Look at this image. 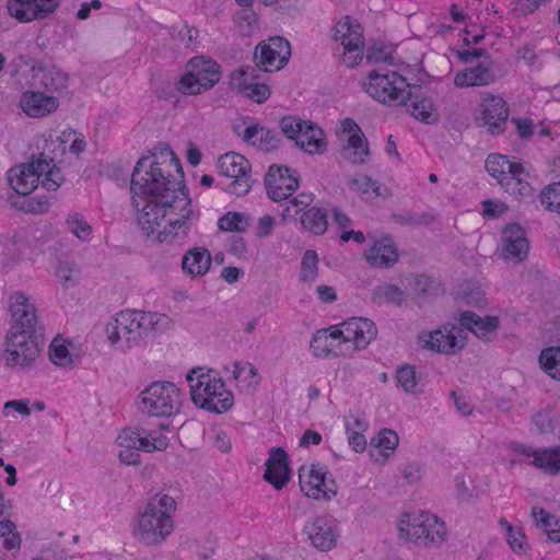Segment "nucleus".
Instances as JSON below:
<instances>
[{"instance_id":"nucleus-39","label":"nucleus","mask_w":560,"mask_h":560,"mask_svg":"<svg viewBox=\"0 0 560 560\" xmlns=\"http://www.w3.org/2000/svg\"><path fill=\"white\" fill-rule=\"evenodd\" d=\"M529 168L530 166L526 163H523V174L522 175H512L509 177L508 182H504L503 188L511 195L515 196L521 200L532 199L534 197V188L532 184L527 180L529 177Z\"/></svg>"},{"instance_id":"nucleus-4","label":"nucleus","mask_w":560,"mask_h":560,"mask_svg":"<svg viewBox=\"0 0 560 560\" xmlns=\"http://www.w3.org/2000/svg\"><path fill=\"white\" fill-rule=\"evenodd\" d=\"M44 327L37 317H19L4 336L2 360L19 372L33 370L42 353Z\"/></svg>"},{"instance_id":"nucleus-59","label":"nucleus","mask_w":560,"mask_h":560,"mask_svg":"<svg viewBox=\"0 0 560 560\" xmlns=\"http://www.w3.org/2000/svg\"><path fill=\"white\" fill-rule=\"evenodd\" d=\"M482 205V212L481 214L485 218H499L500 215L504 214L509 208L508 206L499 200L494 199H486L481 202Z\"/></svg>"},{"instance_id":"nucleus-18","label":"nucleus","mask_w":560,"mask_h":560,"mask_svg":"<svg viewBox=\"0 0 560 560\" xmlns=\"http://www.w3.org/2000/svg\"><path fill=\"white\" fill-rule=\"evenodd\" d=\"M291 56L290 43L280 36L259 43L254 50L255 68L258 72H273L282 69Z\"/></svg>"},{"instance_id":"nucleus-41","label":"nucleus","mask_w":560,"mask_h":560,"mask_svg":"<svg viewBox=\"0 0 560 560\" xmlns=\"http://www.w3.org/2000/svg\"><path fill=\"white\" fill-rule=\"evenodd\" d=\"M407 100L411 102L410 113L417 120L425 124H433L438 120V109L431 98L411 94V97H407Z\"/></svg>"},{"instance_id":"nucleus-10","label":"nucleus","mask_w":560,"mask_h":560,"mask_svg":"<svg viewBox=\"0 0 560 560\" xmlns=\"http://www.w3.org/2000/svg\"><path fill=\"white\" fill-rule=\"evenodd\" d=\"M398 533L401 539L411 541L420 547H438L446 536L443 521L423 511L404 513L398 522Z\"/></svg>"},{"instance_id":"nucleus-8","label":"nucleus","mask_w":560,"mask_h":560,"mask_svg":"<svg viewBox=\"0 0 560 560\" xmlns=\"http://www.w3.org/2000/svg\"><path fill=\"white\" fill-rule=\"evenodd\" d=\"M110 317L106 324L105 332L112 347L127 351L138 345L143 337H155L164 331L170 322L167 317Z\"/></svg>"},{"instance_id":"nucleus-22","label":"nucleus","mask_w":560,"mask_h":560,"mask_svg":"<svg viewBox=\"0 0 560 560\" xmlns=\"http://www.w3.org/2000/svg\"><path fill=\"white\" fill-rule=\"evenodd\" d=\"M60 0H8L7 10L20 23L44 20L58 7Z\"/></svg>"},{"instance_id":"nucleus-17","label":"nucleus","mask_w":560,"mask_h":560,"mask_svg":"<svg viewBox=\"0 0 560 560\" xmlns=\"http://www.w3.org/2000/svg\"><path fill=\"white\" fill-rule=\"evenodd\" d=\"M335 38L343 46L341 62L349 69L359 65L364 48L362 26L347 16L336 24Z\"/></svg>"},{"instance_id":"nucleus-2","label":"nucleus","mask_w":560,"mask_h":560,"mask_svg":"<svg viewBox=\"0 0 560 560\" xmlns=\"http://www.w3.org/2000/svg\"><path fill=\"white\" fill-rule=\"evenodd\" d=\"M183 178L180 162L166 145L159 155L154 153L137 162L130 182L131 199L141 205L144 198H179L180 190L188 192Z\"/></svg>"},{"instance_id":"nucleus-48","label":"nucleus","mask_w":560,"mask_h":560,"mask_svg":"<svg viewBox=\"0 0 560 560\" xmlns=\"http://www.w3.org/2000/svg\"><path fill=\"white\" fill-rule=\"evenodd\" d=\"M9 311L11 315H36L38 308L33 299L16 291L9 296Z\"/></svg>"},{"instance_id":"nucleus-23","label":"nucleus","mask_w":560,"mask_h":560,"mask_svg":"<svg viewBox=\"0 0 560 560\" xmlns=\"http://www.w3.org/2000/svg\"><path fill=\"white\" fill-rule=\"evenodd\" d=\"M480 106L481 119L487 131L491 135L503 133L510 116L508 103L499 95H488L482 100Z\"/></svg>"},{"instance_id":"nucleus-34","label":"nucleus","mask_w":560,"mask_h":560,"mask_svg":"<svg viewBox=\"0 0 560 560\" xmlns=\"http://www.w3.org/2000/svg\"><path fill=\"white\" fill-rule=\"evenodd\" d=\"M486 170L503 187L510 176L523 174V163L512 162L501 154H490L486 160Z\"/></svg>"},{"instance_id":"nucleus-30","label":"nucleus","mask_w":560,"mask_h":560,"mask_svg":"<svg viewBox=\"0 0 560 560\" xmlns=\"http://www.w3.org/2000/svg\"><path fill=\"white\" fill-rule=\"evenodd\" d=\"M242 140L262 152L279 149L281 139L276 130L259 124H250L243 129Z\"/></svg>"},{"instance_id":"nucleus-21","label":"nucleus","mask_w":560,"mask_h":560,"mask_svg":"<svg viewBox=\"0 0 560 560\" xmlns=\"http://www.w3.org/2000/svg\"><path fill=\"white\" fill-rule=\"evenodd\" d=\"M265 186L268 197L273 201L288 200L299 188L298 171L285 165H271L265 175Z\"/></svg>"},{"instance_id":"nucleus-15","label":"nucleus","mask_w":560,"mask_h":560,"mask_svg":"<svg viewBox=\"0 0 560 560\" xmlns=\"http://www.w3.org/2000/svg\"><path fill=\"white\" fill-rule=\"evenodd\" d=\"M218 172L221 176L232 179L225 190L235 196H244L250 189V163L238 153L230 152L218 160Z\"/></svg>"},{"instance_id":"nucleus-51","label":"nucleus","mask_w":560,"mask_h":560,"mask_svg":"<svg viewBox=\"0 0 560 560\" xmlns=\"http://www.w3.org/2000/svg\"><path fill=\"white\" fill-rule=\"evenodd\" d=\"M56 276L66 288H74L79 284L81 270L75 262L60 261L56 268Z\"/></svg>"},{"instance_id":"nucleus-44","label":"nucleus","mask_w":560,"mask_h":560,"mask_svg":"<svg viewBox=\"0 0 560 560\" xmlns=\"http://www.w3.org/2000/svg\"><path fill=\"white\" fill-rule=\"evenodd\" d=\"M456 298L467 305L481 307L486 303L485 293L477 282L466 280L459 283L455 291Z\"/></svg>"},{"instance_id":"nucleus-14","label":"nucleus","mask_w":560,"mask_h":560,"mask_svg":"<svg viewBox=\"0 0 560 560\" xmlns=\"http://www.w3.org/2000/svg\"><path fill=\"white\" fill-rule=\"evenodd\" d=\"M365 92L374 100L383 104L404 105L407 97H411L406 79L396 71L385 73L377 70L369 72L364 82Z\"/></svg>"},{"instance_id":"nucleus-42","label":"nucleus","mask_w":560,"mask_h":560,"mask_svg":"<svg viewBox=\"0 0 560 560\" xmlns=\"http://www.w3.org/2000/svg\"><path fill=\"white\" fill-rule=\"evenodd\" d=\"M232 373L237 385L244 390L254 389L259 385L257 369L250 362H235Z\"/></svg>"},{"instance_id":"nucleus-64","label":"nucleus","mask_w":560,"mask_h":560,"mask_svg":"<svg viewBox=\"0 0 560 560\" xmlns=\"http://www.w3.org/2000/svg\"><path fill=\"white\" fill-rule=\"evenodd\" d=\"M198 30L192 26H185L183 31L179 32L182 35V40L187 48H194L197 45Z\"/></svg>"},{"instance_id":"nucleus-50","label":"nucleus","mask_w":560,"mask_h":560,"mask_svg":"<svg viewBox=\"0 0 560 560\" xmlns=\"http://www.w3.org/2000/svg\"><path fill=\"white\" fill-rule=\"evenodd\" d=\"M499 524L506 532V540L511 549L515 552H525L528 545L522 528L511 525L505 518H501Z\"/></svg>"},{"instance_id":"nucleus-60","label":"nucleus","mask_w":560,"mask_h":560,"mask_svg":"<svg viewBox=\"0 0 560 560\" xmlns=\"http://www.w3.org/2000/svg\"><path fill=\"white\" fill-rule=\"evenodd\" d=\"M313 201V197L310 194H300L298 197H294L290 199V203L295 207L294 213L290 212V207L287 206L285 209L282 212V217H294L300 211H302L304 208L308 207L311 202Z\"/></svg>"},{"instance_id":"nucleus-47","label":"nucleus","mask_w":560,"mask_h":560,"mask_svg":"<svg viewBox=\"0 0 560 560\" xmlns=\"http://www.w3.org/2000/svg\"><path fill=\"white\" fill-rule=\"evenodd\" d=\"M396 381L398 386L407 394L421 392L419 388L420 378L413 365L405 364L399 366L396 372Z\"/></svg>"},{"instance_id":"nucleus-56","label":"nucleus","mask_w":560,"mask_h":560,"mask_svg":"<svg viewBox=\"0 0 560 560\" xmlns=\"http://www.w3.org/2000/svg\"><path fill=\"white\" fill-rule=\"evenodd\" d=\"M66 224L68 230L81 241H86L92 233V228L79 213L69 214Z\"/></svg>"},{"instance_id":"nucleus-45","label":"nucleus","mask_w":560,"mask_h":560,"mask_svg":"<svg viewBox=\"0 0 560 560\" xmlns=\"http://www.w3.org/2000/svg\"><path fill=\"white\" fill-rule=\"evenodd\" d=\"M530 464L549 474H557L560 471V446L537 450Z\"/></svg>"},{"instance_id":"nucleus-19","label":"nucleus","mask_w":560,"mask_h":560,"mask_svg":"<svg viewBox=\"0 0 560 560\" xmlns=\"http://www.w3.org/2000/svg\"><path fill=\"white\" fill-rule=\"evenodd\" d=\"M418 343L422 349L452 355L458 353L465 347L466 336L463 334L460 326H445L420 334Z\"/></svg>"},{"instance_id":"nucleus-32","label":"nucleus","mask_w":560,"mask_h":560,"mask_svg":"<svg viewBox=\"0 0 560 560\" xmlns=\"http://www.w3.org/2000/svg\"><path fill=\"white\" fill-rule=\"evenodd\" d=\"M402 284L407 295L411 296L418 305L423 304L439 290V284L424 275H410L404 279Z\"/></svg>"},{"instance_id":"nucleus-37","label":"nucleus","mask_w":560,"mask_h":560,"mask_svg":"<svg viewBox=\"0 0 560 560\" xmlns=\"http://www.w3.org/2000/svg\"><path fill=\"white\" fill-rule=\"evenodd\" d=\"M343 156L352 164L362 165L370 155L369 141L363 132L355 137L347 138V144L342 148Z\"/></svg>"},{"instance_id":"nucleus-5","label":"nucleus","mask_w":560,"mask_h":560,"mask_svg":"<svg viewBox=\"0 0 560 560\" xmlns=\"http://www.w3.org/2000/svg\"><path fill=\"white\" fill-rule=\"evenodd\" d=\"M176 501L166 493H156L139 514L135 529L136 537L148 546H156L174 530Z\"/></svg>"},{"instance_id":"nucleus-52","label":"nucleus","mask_w":560,"mask_h":560,"mask_svg":"<svg viewBox=\"0 0 560 560\" xmlns=\"http://www.w3.org/2000/svg\"><path fill=\"white\" fill-rule=\"evenodd\" d=\"M539 363L551 377L560 380V347L544 349L539 355Z\"/></svg>"},{"instance_id":"nucleus-38","label":"nucleus","mask_w":560,"mask_h":560,"mask_svg":"<svg viewBox=\"0 0 560 560\" xmlns=\"http://www.w3.org/2000/svg\"><path fill=\"white\" fill-rule=\"evenodd\" d=\"M532 516L536 526L544 530L550 541L560 542V520L556 515L542 508L534 506Z\"/></svg>"},{"instance_id":"nucleus-54","label":"nucleus","mask_w":560,"mask_h":560,"mask_svg":"<svg viewBox=\"0 0 560 560\" xmlns=\"http://www.w3.org/2000/svg\"><path fill=\"white\" fill-rule=\"evenodd\" d=\"M539 200L546 210L560 214V180L546 186L539 194Z\"/></svg>"},{"instance_id":"nucleus-53","label":"nucleus","mask_w":560,"mask_h":560,"mask_svg":"<svg viewBox=\"0 0 560 560\" xmlns=\"http://www.w3.org/2000/svg\"><path fill=\"white\" fill-rule=\"evenodd\" d=\"M318 275V255L313 249L305 250L302 261L300 280L303 282H314Z\"/></svg>"},{"instance_id":"nucleus-13","label":"nucleus","mask_w":560,"mask_h":560,"mask_svg":"<svg viewBox=\"0 0 560 560\" xmlns=\"http://www.w3.org/2000/svg\"><path fill=\"white\" fill-rule=\"evenodd\" d=\"M221 78L219 65L205 57L191 58L185 73L175 83L176 90L183 95H199L211 90Z\"/></svg>"},{"instance_id":"nucleus-26","label":"nucleus","mask_w":560,"mask_h":560,"mask_svg":"<svg viewBox=\"0 0 560 560\" xmlns=\"http://www.w3.org/2000/svg\"><path fill=\"white\" fill-rule=\"evenodd\" d=\"M20 107L32 118H43L56 112L59 107L57 97L40 91H26L20 97Z\"/></svg>"},{"instance_id":"nucleus-6","label":"nucleus","mask_w":560,"mask_h":560,"mask_svg":"<svg viewBox=\"0 0 560 560\" xmlns=\"http://www.w3.org/2000/svg\"><path fill=\"white\" fill-rule=\"evenodd\" d=\"M192 402L207 411L222 413L234 404V396L220 375L210 369L195 368L186 376Z\"/></svg>"},{"instance_id":"nucleus-33","label":"nucleus","mask_w":560,"mask_h":560,"mask_svg":"<svg viewBox=\"0 0 560 560\" xmlns=\"http://www.w3.org/2000/svg\"><path fill=\"white\" fill-rule=\"evenodd\" d=\"M495 81L490 65L482 62L456 73L454 84L457 88L487 86Z\"/></svg>"},{"instance_id":"nucleus-61","label":"nucleus","mask_w":560,"mask_h":560,"mask_svg":"<svg viewBox=\"0 0 560 560\" xmlns=\"http://www.w3.org/2000/svg\"><path fill=\"white\" fill-rule=\"evenodd\" d=\"M550 1L551 0H517L514 5V11L520 14H529L535 12L541 4Z\"/></svg>"},{"instance_id":"nucleus-49","label":"nucleus","mask_w":560,"mask_h":560,"mask_svg":"<svg viewBox=\"0 0 560 560\" xmlns=\"http://www.w3.org/2000/svg\"><path fill=\"white\" fill-rule=\"evenodd\" d=\"M218 226L226 232H245L249 228V219L241 212L230 211L218 220Z\"/></svg>"},{"instance_id":"nucleus-63","label":"nucleus","mask_w":560,"mask_h":560,"mask_svg":"<svg viewBox=\"0 0 560 560\" xmlns=\"http://www.w3.org/2000/svg\"><path fill=\"white\" fill-rule=\"evenodd\" d=\"M229 243V252L236 256H242L246 253V243L244 238L240 235H232L228 240Z\"/></svg>"},{"instance_id":"nucleus-36","label":"nucleus","mask_w":560,"mask_h":560,"mask_svg":"<svg viewBox=\"0 0 560 560\" xmlns=\"http://www.w3.org/2000/svg\"><path fill=\"white\" fill-rule=\"evenodd\" d=\"M36 78L47 92H60L68 86V74L57 67L39 68Z\"/></svg>"},{"instance_id":"nucleus-25","label":"nucleus","mask_w":560,"mask_h":560,"mask_svg":"<svg viewBox=\"0 0 560 560\" xmlns=\"http://www.w3.org/2000/svg\"><path fill=\"white\" fill-rule=\"evenodd\" d=\"M529 244L525 231L518 224H510L502 232L501 257L505 260L523 261L528 254Z\"/></svg>"},{"instance_id":"nucleus-62","label":"nucleus","mask_w":560,"mask_h":560,"mask_svg":"<svg viewBox=\"0 0 560 560\" xmlns=\"http://www.w3.org/2000/svg\"><path fill=\"white\" fill-rule=\"evenodd\" d=\"M534 423L541 433H546L552 430V419L550 417V411L544 410L537 412L534 417Z\"/></svg>"},{"instance_id":"nucleus-27","label":"nucleus","mask_w":560,"mask_h":560,"mask_svg":"<svg viewBox=\"0 0 560 560\" xmlns=\"http://www.w3.org/2000/svg\"><path fill=\"white\" fill-rule=\"evenodd\" d=\"M265 480L276 489L283 488L289 481V456L281 447H272L266 462Z\"/></svg>"},{"instance_id":"nucleus-58","label":"nucleus","mask_w":560,"mask_h":560,"mask_svg":"<svg viewBox=\"0 0 560 560\" xmlns=\"http://www.w3.org/2000/svg\"><path fill=\"white\" fill-rule=\"evenodd\" d=\"M363 57H365L369 62L373 63L383 62L390 65L394 59L392 51L384 44H373L366 49L365 54L363 52Z\"/></svg>"},{"instance_id":"nucleus-7","label":"nucleus","mask_w":560,"mask_h":560,"mask_svg":"<svg viewBox=\"0 0 560 560\" xmlns=\"http://www.w3.org/2000/svg\"><path fill=\"white\" fill-rule=\"evenodd\" d=\"M8 179L18 194L28 195L34 191L39 182L46 190H57L63 182V175L56 166L54 159L40 153L31 162L12 167Z\"/></svg>"},{"instance_id":"nucleus-43","label":"nucleus","mask_w":560,"mask_h":560,"mask_svg":"<svg viewBox=\"0 0 560 560\" xmlns=\"http://www.w3.org/2000/svg\"><path fill=\"white\" fill-rule=\"evenodd\" d=\"M300 221L303 229L313 233L314 235L324 234L328 226L327 214L317 207H312L304 211L300 218Z\"/></svg>"},{"instance_id":"nucleus-1","label":"nucleus","mask_w":560,"mask_h":560,"mask_svg":"<svg viewBox=\"0 0 560 560\" xmlns=\"http://www.w3.org/2000/svg\"><path fill=\"white\" fill-rule=\"evenodd\" d=\"M179 198L150 199L142 203L132 200L138 215L137 221L147 236H154L159 243H187L194 221L199 218L198 210L192 206L189 192L180 190Z\"/></svg>"},{"instance_id":"nucleus-24","label":"nucleus","mask_w":560,"mask_h":560,"mask_svg":"<svg viewBox=\"0 0 560 560\" xmlns=\"http://www.w3.org/2000/svg\"><path fill=\"white\" fill-rule=\"evenodd\" d=\"M304 534L310 544L320 551L330 550L337 541L335 523L326 516H317L307 521L304 525Z\"/></svg>"},{"instance_id":"nucleus-16","label":"nucleus","mask_w":560,"mask_h":560,"mask_svg":"<svg viewBox=\"0 0 560 560\" xmlns=\"http://www.w3.org/2000/svg\"><path fill=\"white\" fill-rule=\"evenodd\" d=\"M328 477L327 467L320 463L302 466L299 470L300 488L311 499L330 501L337 491L335 481L328 480Z\"/></svg>"},{"instance_id":"nucleus-46","label":"nucleus","mask_w":560,"mask_h":560,"mask_svg":"<svg viewBox=\"0 0 560 560\" xmlns=\"http://www.w3.org/2000/svg\"><path fill=\"white\" fill-rule=\"evenodd\" d=\"M21 547V536L13 522L5 520L0 521V559L4 555V550H19Z\"/></svg>"},{"instance_id":"nucleus-20","label":"nucleus","mask_w":560,"mask_h":560,"mask_svg":"<svg viewBox=\"0 0 560 560\" xmlns=\"http://www.w3.org/2000/svg\"><path fill=\"white\" fill-rule=\"evenodd\" d=\"M260 72L253 66H241L231 72L229 80L232 89L250 101L265 103L271 92L267 84L259 82Z\"/></svg>"},{"instance_id":"nucleus-31","label":"nucleus","mask_w":560,"mask_h":560,"mask_svg":"<svg viewBox=\"0 0 560 560\" xmlns=\"http://www.w3.org/2000/svg\"><path fill=\"white\" fill-rule=\"evenodd\" d=\"M212 265V256L208 248L194 246L185 252L182 257V271L190 278L203 277Z\"/></svg>"},{"instance_id":"nucleus-29","label":"nucleus","mask_w":560,"mask_h":560,"mask_svg":"<svg viewBox=\"0 0 560 560\" xmlns=\"http://www.w3.org/2000/svg\"><path fill=\"white\" fill-rule=\"evenodd\" d=\"M365 257L370 266L387 269L398 261L399 254L393 238L384 236L373 242Z\"/></svg>"},{"instance_id":"nucleus-12","label":"nucleus","mask_w":560,"mask_h":560,"mask_svg":"<svg viewBox=\"0 0 560 560\" xmlns=\"http://www.w3.org/2000/svg\"><path fill=\"white\" fill-rule=\"evenodd\" d=\"M281 132L295 147L307 154H323L327 150V138L323 128L312 120H304L296 116H284L279 121Z\"/></svg>"},{"instance_id":"nucleus-3","label":"nucleus","mask_w":560,"mask_h":560,"mask_svg":"<svg viewBox=\"0 0 560 560\" xmlns=\"http://www.w3.org/2000/svg\"><path fill=\"white\" fill-rule=\"evenodd\" d=\"M377 335L370 317H348L342 323L317 329L308 343L315 359L331 360L350 357L365 348Z\"/></svg>"},{"instance_id":"nucleus-9","label":"nucleus","mask_w":560,"mask_h":560,"mask_svg":"<svg viewBox=\"0 0 560 560\" xmlns=\"http://www.w3.org/2000/svg\"><path fill=\"white\" fill-rule=\"evenodd\" d=\"M167 427H161L154 430L143 428H125L117 438L116 444L120 448L118 457L126 465H139V451L145 453L161 452L168 446V439L163 433Z\"/></svg>"},{"instance_id":"nucleus-40","label":"nucleus","mask_w":560,"mask_h":560,"mask_svg":"<svg viewBox=\"0 0 560 560\" xmlns=\"http://www.w3.org/2000/svg\"><path fill=\"white\" fill-rule=\"evenodd\" d=\"M399 443L398 434L392 429L381 430L371 441L382 462H386L396 451Z\"/></svg>"},{"instance_id":"nucleus-57","label":"nucleus","mask_w":560,"mask_h":560,"mask_svg":"<svg viewBox=\"0 0 560 560\" xmlns=\"http://www.w3.org/2000/svg\"><path fill=\"white\" fill-rule=\"evenodd\" d=\"M350 188L361 195L373 191L375 196H383L381 184L368 176L353 177L349 180Z\"/></svg>"},{"instance_id":"nucleus-55","label":"nucleus","mask_w":560,"mask_h":560,"mask_svg":"<svg viewBox=\"0 0 560 560\" xmlns=\"http://www.w3.org/2000/svg\"><path fill=\"white\" fill-rule=\"evenodd\" d=\"M404 291L395 284H383L375 289L374 301L377 303H388L400 305L404 300Z\"/></svg>"},{"instance_id":"nucleus-28","label":"nucleus","mask_w":560,"mask_h":560,"mask_svg":"<svg viewBox=\"0 0 560 560\" xmlns=\"http://www.w3.org/2000/svg\"><path fill=\"white\" fill-rule=\"evenodd\" d=\"M48 357L55 365L72 369L80 360L81 351L71 339L57 335L50 341Z\"/></svg>"},{"instance_id":"nucleus-35","label":"nucleus","mask_w":560,"mask_h":560,"mask_svg":"<svg viewBox=\"0 0 560 560\" xmlns=\"http://www.w3.org/2000/svg\"><path fill=\"white\" fill-rule=\"evenodd\" d=\"M499 317H459L462 329L470 330L476 337L491 340L497 336Z\"/></svg>"},{"instance_id":"nucleus-11","label":"nucleus","mask_w":560,"mask_h":560,"mask_svg":"<svg viewBox=\"0 0 560 560\" xmlns=\"http://www.w3.org/2000/svg\"><path fill=\"white\" fill-rule=\"evenodd\" d=\"M183 393L171 382H153L138 396V409L151 417H172L179 412Z\"/></svg>"}]
</instances>
